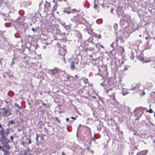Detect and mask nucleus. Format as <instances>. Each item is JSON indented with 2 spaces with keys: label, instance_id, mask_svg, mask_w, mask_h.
Wrapping results in <instances>:
<instances>
[{
  "label": "nucleus",
  "instance_id": "nucleus-4",
  "mask_svg": "<svg viewBox=\"0 0 155 155\" xmlns=\"http://www.w3.org/2000/svg\"><path fill=\"white\" fill-rule=\"evenodd\" d=\"M137 57L140 60L143 61V63H146L149 62L150 61V59L149 58H144L143 57L142 55H138Z\"/></svg>",
  "mask_w": 155,
  "mask_h": 155
},
{
  "label": "nucleus",
  "instance_id": "nucleus-38",
  "mask_svg": "<svg viewBox=\"0 0 155 155\" xmlns=\"http://www.w3.org/2000/svg\"><path fill=\"white\" fill-rule=\"evenodd\" d=\"M99 46L103 48H104V47L101 45H100Z\"/></svg>",
  "mask_w": 155,
  "mask_h": 155
},
{
  "label": "nucleus",
  "instance_id": "nucleus-52",
  "mask_svg": "<svg viewBox=\"0 0 155 155\" xmlns=\"http://www.w3.org/2000/svg\"><path fill=\"white\" fill-rule=\"evenodd\" d=\"M65 12H66V13H67V14H69L70 13V12H68L67 11H65Z\"/></svg>",
  "mask_w": 155,
  "mask_h": 155
},
{
  "label": "nucleus",
  "instance_id": "nucleus-14",
  "mask_svg": "<svg viewBox=\"0 0 155 155\" xmlns=\"http://www.w3.org/2000/svg\"><path fill=\"white\" fill-rule=\"evenodd\" d=\"M82 80H83V81L84 82V83L87 84L88 83V81L87 79L83 78H82Z\"/></svg>",
  "mask_w": 155,
  "mask_h": 155
},
{
  "label": "nucleus",
  "instance_id": "nucleus-26",
  "mask_svg": "<svg viewBox=\"0 0 155 155\" xmlns=\"http://www.w3.org/2000/svg\"><path fill=\"white\" fill-rule=\"evenodd\" d=\"M122 93L123 94V95H125L127 94L128 93V92H124V91H123V88L122 89Z\"/></svg>",
  "mask_w": 155,
  "mask_h": 155
},
{
  "label": "nucleus",
  "instance_id": "nucleus-59",
  "mask_svg": "<svg viewBox=\"0 0 155 155\" xmlns=\"http://www.w3.org/2000/svg\"><path fill=\"white\" fill-rule=\"evenodd\" d=\"M139 36H140V37H141V35H139Z\"/></svg>",
  "mask_w": 155,
  "mask_h": 155
},
{
  "label": "nucleus",
  "instance_id": "nucleus-41",
  "mask_svg": "<svg viewBox=\"0 0 155 155\" xmlns=\"http://www.w3.org/2000/svg\"><path fill=\"white\" fill-rule=\"evenodd\" d=\"M38 135H37V134L36 137V140H38Z\"/></svg>",
  "mask_w": 155,
  "mask_h": 155
},
{
  "label": "nucleus",
  "instance_id": "nucleus-34",
  "mask_svg": "<svg viewBox=\"0 0 155 155\" xmlns=\"http://www.w3.org/2000/svg\"><path fill=\"white\" fill-rule=\"evenodd\" d=\"M76 117H71V118L72 119H73L74 120H75L76 119Z\"/></svg>",
  "mask_w": 155,
  "mask_h": 155
},
{
  "label": "nucleus",
  "instance_id": "nucleus-17",
  "mask_svg": "<svg viewBox=\"0 0 155 155\" xmlns=\"http://www.w3.org/2000/svg\"><path fill=\"white\" fill-rule=\"evenodd\" d=\"M43 105L44 106H46V107H50V105L49 104H45V103H44L43 104Z\"/></svg>",
  "mask_w": 155,
  "mask_h": 155
},
{
  "label": "nucleus",
  "instance_id": "nucleus-55",
  "mask_svg": "<svg viewBox=\"0 0 155 155\" xmlns=\"http://www.w3.org/2000/svg\"><path fill=\"white\" fill-rule=\"evenodd\" d=\"M69 79V78L68 77H67V80H68Z\"/></svg>",
  "mask_w": 155,
  "mask_h": 155
},
{
  "label": "nucleus",
  "instance_id": "nucleus-10",
  "mask_svg": "<svg viewBox=\"0 0 155 155\" xmlns=\"http://www.w3.org/2000/svg\"><path fill=\"white\" fill-rule=\"evenodd\" d=\"M15 124V121L14 120H11L8 121V123L7 124V125L8 126V127H9L10 125H13Z\"/></svg>",
  "mask_w": 155,
  "mask_h": 155
},
{
  "label": "nucleus",
  "instance_id": "nucleus-5",
  "mask_svg": "<svg viewBox=\"0 0 155 155\" xmlns=\"http://www.w3.org/2000/svg\"><path fill=\"white\" fill-rule=\"evenodd\" d=\"M77 62H72L71 64L70 68L71 70H74L76 68V64H78Z\"/></svg>",
  "mask_w": 155,
  "mask_h": 155
},
{
  "label": "nucleus",
  "instance_id": "nucleus-36",
  "mask_svg": "<svg viewBox=\"0 0 155 155\" xmlns=\"http://www.w3.org/2000/svg\"><path fill=\"white\" fill-rule=\"evenodd\" d=\"M101 128L100 127H97V130L99 131H100L101 130Z\"/></svg>",
  "mask_w": 155,
  "mask_h": 155
},
{
  "label": "nucleus",
  "instance_id": "nucleus-22",
  "mask_svg": "<svg viewBox=\"0 0 155 155\" xmlns=\"http://www.w3.org/2000/svg\"><path fill=\"white\" fill-rule=\"evenodd\" d=\"M134 54L132 52L131 53V54H130V58L132 60H133L134 59Z\"/></svg>",
  "mask_w": 155,
  "mask_h": 155
},
{
  "label": "nucleus",
  "instance_id": "nucleus-33",
  "mask_svg": "<svg viewBox=\"0 0 155 155\" xmlns=\"http://www.w3.org/2000/svg\"><path fill=\"white\" fill-rule=\"evenodd\" d=\"M55 119L58 121V122L59 123H61V121L59 120L58 117H56L55 118Z\"/></svg>",
  "mask_w": 155,
  "mask_h": 155
},
{
  "label": "nucleus",
  "instance_id": "nucleus-24",
  "mask_svg": "<svg viewBox=\"0 0 155 155\" xmlns=\"http://www.w3.org/2000/svg\"><path fill=\"white\" fill-rule=\"evenodd\" d=\"M52 41L51 40H49V41H46L45 42V44L47 45H48L49 44H51V43Z\"/></svg>",
  "mask_w": 155,
  "mask_h": 155
},
{
  "label": "nucleus",
  "instance_id": "nucleus-6",
  "mask_svg": "<svg viewBox=\"0 0 155 155\" xmlns=\"http://www.w3.org/2000/svg\"><path fill=\"white\" fill-rule=\"evenodd\" d=\"M2 109L4 110V114H5L7 116H9L11 114V113L9 112L8 109L4 108Z\"/></svg>",
  "mask_w": 155,
  "mask_h": 155
},
{
  "label": "nucleus",
  "instance_id": "nucleus-40",
  "mask_svg": "<svg viewBox=\"0 0 155 155\" xmlns=\"http://www.w3.org/2000/svg\"><path fill=\"white\" fill-rule=\"evenodd\" d=\"M135 88V87H134L133 88H130V90H134Z\"/></svg>",
  "mask_w": 155,
  "mask_h": 155
},
{
  "label": "nucleus",
  "instance_id": "nucleus-32",
  "mask_svg": "<svg viewBox=\"0 0 155 155\" xmlns=\"http://www.w3.org/2000/svg\"><path fill=\"white\" fill-rule=\"evenodd\" d=\"M19 25L20 26H23L24 25V23L22 22H19Z\"/></svg>",
  "mask_w": 155,
  "mask_h": 155
},
{
  "label": "nucleus",
  "instance_id": "nucleus-9",
  "mask_svg": "<svg viewBox=\"0 0 155 155\" xmlns=\"http://www.w3.org/2000/svg\"><path fill=\"white\" fill-rule=\"evenodd\" d=\"M106 85L110 86L111 85L112 81L109 79H107L105 81Z\"/></svg>",
  "mask_w": 155,
  "mask_h": 155
},
{
  "label": "nucleus",
  "instance_id": "nucleus-46",
  "mask_svg": "<svg viewBox=\"0 0 155 155\" xmlns=\"http://www.w3.org/2000/svg\"><path fill=\"white\" fill-rule=\"evenodd\" d=\"M0 128L2 129V128H2V125L0 123Z\"/></svg>",
  "mask_w": 155,
  "mask_h": 155
},
{
  "label": "nucleus",
  "instance_id": "nucleus-51",
  "mask_svg": "<svg viewBox=\"0 0 155 155\" xmlns=\"http://www.w3.org/2000/svg\"><path fill=\"white\" fill-rule=\"evenodd\" d=\"M145 94V93L144 91H143V95H144Z\"/></svg>",
  "mask_w": 155,
  "mask_h": 155
},
{
  "label": "nucleus",
  "instance_id": "nucleus-3",
  "mask_svg": "<svg viewBox=\"0 0 155 155\" xmlns=\"http://www.w3.org/2000/svg\"><path fill=\"white\" fill-rule=\"evenodd\" d=\"M66 50L65 49L63 48L61 49V51L60 53L58 54L57 57L60 58L62 60L64 59V56L65 54Z\"/></svg>",
  "mask_w": 155,
  "mask_h": 155
},
{
  "label": "nucleus",
  "instance_id": "nucleus-12",
  "mask_svg": "<svg viewBox=\"0 0 155 155\" xmlns=\"http://www.w3.org/2000/svg\"><path fill=\"white\" fill-rule=\"evenodd\" d=\"M72 25L71 24H69L68 25H66L64 24V27L66 28H71V27H72Z\"/></svg>",
  "mask_w": 155,
  "mask_h": 155
},
{
  "label": "nucleus",
  "instance_id": "nucleus-45",
  "mask_svg": "<svg viewBox=\"0 0 155 155\" xmlns=\"http://www.w3.org/2000/svg\"><path fill=\"white\" fill-rule=\"evenodd\" d=\"M31 30L33 31H35V30L34 28H32Z\"/></svg>",
  "mask_w": 155,
  "mask_h": 155
},
{
  "label": "nucleus",
  "instance_id": "nucleus-39",
  "mask_svg": "<svg viewBox=\"0 0 155 155\" xmlns=\"http://www.w3.org/2000/svg\"><path fill=\"white\" fill-rule=\"evenodd\" d=\"M31 143V140H29V142H28V143L27 144H30Z\"/></svg>",
  "mask_w": 155,
  "mask_h": 155
},
{
  "label": "nucleus",
  "instance_id": "nucleus-28",
  "mask_svg": "<svg viewBox=\"0 0 155 155\" xmlns=\"http://www.w3.org/2000/svg\"><path fill=\"white\" fill-rule=\"evenodd\" d=\"M117 25L116 24H115L114 25V27L115 28V30L116 31V29L117 28Z\"/></svg>",
  "mask_w": 155,
  "mask_h": 155
},
{
  "label": "nucleus",
  "instance_id": "nucleus-43",
  "mask_svg": "<svg viewBox=\"0 0 155 155\" xmlns=\"http://www.w3.org/2000/svg\"><path fill=\"white\" fill-rule=\"evenodd\" d=\"M101 35H98V36L97 37V38H101Z\"/></svg>",
  "mask_w": 155,
  "mask_h": 155
},
{
  "label": "nucleus",
  "instance_id": "nucleus-48",
  "mask_svg": "<svg viewBox=\"0 0 155 155\" xmlns=\"http://www.w3.org/2000/svg\"><path fill=\"white\" fill-rule=\"evenodd\" d=\"M121 63L122 64H124V61H122L121 62Z\"/></svg>",
  "mask_w": 155,
  "mask_h": 155
},
{
  "label": "nucleus",
  "instance_id": "nucleus-20",
  "mask_svg": "<svg viewBox=\"0 0 155 155\" xmlns=\"http://www.w3.org/2000/svg\"><path fill=\"white\" fill-rule=\"evenodd\" d=\"M52 69L54 70L53 72H54V74H55L58 73V68H54V69Z\"/></svg>",
  "mask_w": 155,
  "mask_h": 155
},
{
  "label": "nucleus",
  "instance_id": "nucleus-58",
  "mask_svg": "<svg viewBox=\"0 0 155 155\" xmlns=\"http://www.w3.org/2000/svg\"><path fill=\"white\" fill-rule=\"evenodd\" d=\"M113 45V43H112V44L111 45H110V46H112Z\"/></svg>",
  "mask_w": 155,
  "mask_h": 155
},
{
  "label": "nucleus",
  "instance_id": "nucleus-16",
  "mask_svg": "<svg viewBox=\"0 0 155 155\" xmlns=\"http://www.w3.org/2000/svg\"><path fill=\"white\" fill-rule=\"evenodd\" d=\"M21 145H23L24 146H25V145L27 143V142L26 141H22V140L21 139Z\"/></svg>",
  "mask_w": 155,
  "mask_h": 155
},
{
  "label": "nucleus",
  "instance_id": "nucleus-47",
  "mask_svg": "<svg viewBox=\"0 0 155 155\" xmlns=\"http://www.w3.org/2000/svg\"><path fill=\"white\" fill-rule=\"evenodd\" d=\"M62 155H65V154L64 152H62Z\"/></svg>",
  "mask_w": 155,
  "mask_h": 155
},
{
  "label": "nucleus",
  "instance_id": "nucleus-31",
  "mask_svg": "<svg viewBox=\"0 0 155 155\" xmlns=\"http://www.w3.org/2000/svg\"><path fill=\"white\" fill-rule=\"evenodd\" d=\"M5 148V147H4V146H0V150H2V149H4V148Z\"/></svg>",
  "mask_w": 155,
  "mask_h": 155
},
{
  "label": "nucleus",
  "instance_id": "nucleus-62",
  "mask_svg": "<svg viewBox=\"0 0 155 155\" xmlns=\"http://www.w3.org/2000/svg\"><path fill=\"white\" fill-rule=\"evenodd\" d=\"M54 2V0L53 1V2Z\"/></svg>",
  "mask_w": 155,
  "mask_h": 155
},
{
  "label": "nucleus",
  "instance_id": "nucleus-61",
  "mask_svg": "<svg viewBox=\"0 0 155 155\" xmlns=\"http://www.w3.org/2000/svg\"><path fill=\"white\" fill-rule=\"evenodd\" d=\"M17 112H19V111H18V110H17Z\"/></svg>",
  "mask_w": 155,
  "mask_h": 155
},
{
  "label": "nucleus",
  "instance_id": "nucleus-21",
  "mask_svg": "<svg viewBox=\"0 0 155 155\" xmlns=\"http://www.w3.org/2000/svg\"><path fill=\"white\" fill-rule=\"evenodd\" d=\"M95 0H94V6H93V8L95 10H97V5L96 3H95Z\"/></svg>",
  "mask_w": 155,
  "mask_h": 155
},
{
  "label": "nucleus",
  "instance_id": "nucleus-1",
  "mask_svg": "<svg viewBox=\"0 0 155 155\" xmlns=\"http://www.w3.org/2000/svg\"><path fill=\"white\" fill-rule=\"evenodd\" d=\"M10 142V140L6 137H1L0 138V142L1 144L8 150H10L11 149L10 145L8 144Z\"/></svg>",
  "mask_w": 155,
  "mask_h": 155
},
{
  "label": "nucleus",
  "instance_id": "nucleus-25",
  "mask_svg": "<svg viewBox=\"0 0 155 155\" xmlns=\"http://www.w3.org/2000/svg\"><path fill=\"white\" fill-rule=\"evenodd\" d=\"M14 59H12V61L10 65V66L12 67V65H14L15 64V62L13 61Z\"/></svg>",
  "mask_w": 155,
  "mask_h": 155
},
{
  "label": "nucleus",
  "instance_id": "nucleus-18",
  "mask_svg": "<svg viewBox=\"0 0 155 155\" xmlns=\"http://www.w3.org/2000/svg\"><path fill=\"white\" fill-rule=\"evenodd\" d=\"M112 90V87H110L108 89H107L105 91V92L106 93H108L109 91H111Z\"/></svg>",
  "mask_w": 155,
  "mask_h": 155
},
{
  "label": "nucleus",
  "instance_id": "nucleus-49",
  "mask_svg": "<svg viewBox=\"0 0 155 155\" xmlns=\"http://www.w3.org/2000/svg\"><path fill=\"white\" fill-rule=\"evenodd\" d=\"M73 11H74V12H76V9H73Z\"/></svg>",
  "mask_w": 155,
  "mask_h": 155
},
{
  "label": "nucleus",
  "instance_id": "nucleus-23",
  "mask_svg": "<svg viewBox=\"0 0 155 155\" xmlns=\"http://www.w3.org/2000/svg\"><path fill=\"white\" fill-rule=\"evenodd\" d=\"M15 107H16L18 108L19 110H20L21 109V107L17 104L15 103Z\"/></svg>",
  "mask_w": 155,
  "mask_h": 155
},
{
  "label": "nucleus",
  "instance_id": "nucleus-35",
  "mask_svg": "<svg viewBox=\"0 0 155 155\" xmlns=\"http://www.w3.org/2000/svg\"><path fill=\"white\" fill-rule=\"evenodd\" d=\"M90 148L89 147H86V150H90Z\"/></svg>",
  "mask_w": 155,
  "mask_h": 155
},
{
  "label": "nucleus",
  "instance_id": "nucleus-19",
  "mask_svg": "<svg viewBox=\"0 0 155 155\" xmlns=\"http://www.w3.org/2000/svg\"><path fill=\"white\" fill-rule=\"evenodd\" d=\"M42 39L44 40L45 41H48V40H50L49 38H48L47 36L45 37L42 38Z\"/></svg>",
  "mask_w": 155,
  "mask_h": 155
},
{
  "label": "nucleus",
  "instance_id": "nucleus-63",
  "mask_svg": "<svg viewBox=\"0 0 155 155\" xmlns=\"http://www.w3.org/2000/svg\"><path fill=\"white\" fill-rule=\"evenodd\" d=\"M59 0V1H62V0Z\"/></svg>",
  "mask_w": 155,
  "mask_h": 155
},
{
  "label": "nucleus",
  "instance_id": "nucleus-54",
  "mask_svg": "<svg viewBox=\"0 0 155 155\" xmlns=\"http://www.w3.org/2000/svg\"><path fill=\"white\" fill-rule=\"evenodd\" d=\"M118 61H119V62L120 63V60L119 59H118Z\"/></svg>",
  "mask_w": 155,
  "mask_h": 155
},
{
  "label": "nucleus",
  "instance_id": "nucleus-44",
  "mask_svg": "<svg viewBox=\"0 0 155 155\" xmlns=\"http://www.w3.org/2000/svg\"><path fill=\"white\" fill-rule=\"evenodd\" d=\"M46 48V46H43V49H45V48Z\"/></svg>",
  "mask_w": 155,
  "mask_h": 155
},
{
  "label": "nucleus",
  "instance_id": "nucleus-50",
  "mask_svg": "<svg viewBox=\"0 0 155 155\" xmlns=\"http://www.w3.org/2000/svg\"><path fill=\"white\" fill-rule=\"evenodd\" d=\"M123 22V20L122 19L121 20L120 22L121 23H122V22Z\"/></svg>",
  "mask_w": 155,
  "mask_h": 155
},
{
  "label": "nucleus",
  "instance_id": "nucleus-13",
  "mask_svg": "<svg viewBox=\"0 0 155 155\" xmlns=\"http://www.w3.org/2000/svg\"><path fill=\"white\" fill-rule=\"evenodd\" d=\"M108 96L114 99L115 98V93H113L111 95H109Z\"/></svg>",
  "mask_w": 155,
  "mask_h": 155
},
{
  "label": "nucleus",
  "instance_id": "nucleus-37",
  "mask_svg": "<svg viewBox=\"0 0 155 155\" xmlns=\"http://www.w3.org/2000/svg\"><path fill=\"white\" fill-rule=\"evenodd\" d=\"M134 135H135L136 136H138V134L136 133H134Z\"/></svg>",
  "mask_w": 155,
  "mask_h": 155
},
{
  "label": "nucleus",
  "instance_id": "nucleus-8",
  "mask_svg": "<svg viewBox=\"0 0 155 155\" xmlns=\"http://www.w3.org/2000/svg\"><path fill=\"white\" fill-rule=\"evenodd\" d=\"M147 153V150L141 151L137 153V155H146Z\"/></svg>",
  "mask_w": 155,
  "mask_h": 155
},
{
  "label": "nucleus",
  "instance_id": "nucleus-64",
  "mask_svg": "<svg viewBox=\"0 0 155 155\" xmlns=\"http://www.w3.org/2000/svg\"><path fill=\"white\" fill-rule=\"evenodd\" d=\"M49 41V40H48V41Z\"/></svg>",
  "mask_w": 155,
  "mask_h": 155
},
{
  "label": "nucleus",
  "instance_id": "nucleus-53",
  "mask_svg": "<svg viewBox=\"0 0 155 155\" xmlns=\"http://www.w3.org/2000/svg\"><path fill=\"white\" fill-rule=\"evenodd\" d=\"M145 39H146L147 40V39H148V37H145Z\"/></svg>",
  "mask_w": 155,
  "mask_h": 155
},
{
  "label": "nucleus",
  "instance_id": "nucleus-60",
  "mask_svg": "<svg viewBox=\"0 0 155 155\" xmlns=\"http://www.w3.org/2000/svg\"><path fill=\"white\" fill-rule=\"evenodd\" d=\"M110 64H111V65H113V64L112 63H111V62L110 63Z\"/></svg>",
  "mask_w": 155,
  "mask_h": 155
},
{
  "label": "nucleus",
  "instance_id": "nucleus-57",
  "mask_svg": "<svg viewBox=\"0 0 155 155\" xmlns=\"http://www.w3.org/2000/svg\"><path fill=\"white\" fill-rule=\"evenodd\" d=\"M154 117H155V112L154 113Z\"/></svg>",
  "mask_w": 155,
  "mask_h": 155
},
{
  "label": "nucleus",
  "instance_id": "nucleus-56",
  "mask_svg": "<svg viewBox=\"0 0 155 155\" xmlns=\"http://www.w3.org/2000/svg\"><path fill=\"white\" fill-rule=\"evenodd\" d=\"M40 94H41H41H42V92H41L40 93Z\"/></svg>",
  "mask_w": 155,
  "mask_h": 155
},
{
  "label": "nucleus",
  "instance_id": "nucleus-7",
  "mask_svg": "<svg viewBox=\"0 0 155 155\" xmlns=\"http://www.w3.org/2000/svg\"><path fill=\"white\" fill-rule=\"evenodd\" d=\"M9 150H8L7 149H2V151L3 152L4 155H9L10 152L9 151Z\"/></svg>",
  "mask_w": 155,
  "mask_h": 155
},
{
  "label": "nucleus",
  "instance_id": "nucleus-11",
  "mask_svg": "<svg viewBox=\"0 0 155 155\" xmlns=\"http://www.w3.org/2000/svg\"><path fill=\"white\" fill-rule=\"evenodd\" d=\"M57 7L58 5L57 4H56L54 5L53 7L52 11H55L57 9Z\"/></svg>",
  "mask_w": 155,
  "mask_h": 155
},
{
  "label": "nucleus",
  "instance_id": "nucleus-29",
  "mask_svg": "<svg viewBox=\"0 0 155 155\" xmlns=\"http://www.w3.org/2000/svg\"><path fill=\"white\" fill-rule=\"evenodd\" d=\"M128 68L126 65H124V71H125L127 70Z\"/></svg>",
  "mask_w": 155,
  "mask_h": 155
},
{
  "label": "nucleus",
  "instance_id": "nucleus-30",
  "mask_svg": "<svg viewBox=\"0 0 155 155\" xmlns=\"http://www.w3.org/2000/svg\"><path fill=\"white\" fill-rule=\"evenodd\" d=\"M148 112L149 113H151L153 112V111L152 109L151 108L150 109L148 110Z\"/></svg>",
  "mask_w": 155,
  "mask_h": 155
},
{
  "label": "nucleus",
  "instance_id": "nucleus-27",
  "mask_svg": "<svg viewBox=\"0 0 155 155\" xmlns=\"http://www.w3.org/2000/svg\"><path fill=\"white\" fill-rule=\"evenodd\" d=\"M14 137H13L12 136H11L10 137V139L11 140V142H12L13 140L14 139Z\"/></svg>",
  "mask_w": 155,
  "mask_h": 155
},
{
  "label": "nucleus",
  "instance_id": "nucleus-42",
  "mask_svg": "<svg viewBox=\"0 0 155 155\" xmlns=\"http://www.w3.org/2000/svg\"><path fill=\"white\" fill-rule=\"evenodd\" d=\"M66 121H69V118H67L66 119Z\"/></svg>",
  "mask_w": 155,
  "mask_h": 155
},
{
  "label": "nucleus",
  "instance_id": "nucleus-2",
  "mask_svg": "<svg viewBox=\"0 0 155 155\" xmlns=\"http://www.w3.org/2000/svg\"><path fill=\"white\" fill-rule=\"evenodd\" d=\"M9 128L8 127L5 130L4 128H2L0 130V135L1 137H6L9 134Z\"/></svg>",
  "mask_w": 155,
  "mask_h": 155
},
{
  "label": "nucleus",
  "instance_id": "nucleus-15",
  "mask_svg": "<svg viewBox=\"0 0 155 155\" xmlns=\"http://www.w3.org/2000/svg\"><path fill=\"white\" fill-rule=\"evenodd\" d=\"M53 71L54 70H53L52 69H50L49 70V74L54 76L55 74L54 73Z\"/></svg>",
  "mask_w": 155,
  "mask_h": 155
}]
</instances>
